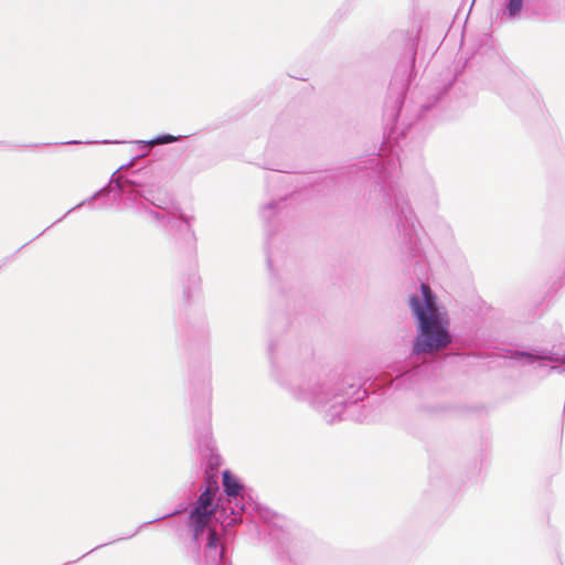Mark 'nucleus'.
Instances as JSON below:
<instances>
[{
    "mask_svg": "<svg viewBox=\"0 0 565 565\" xmlns=\"http://www.w3.org/2000/svg\"><path fill=\"white\" fill-rule=\"evenodd\" d=\"M289 392L296 399L306 402L322 412L328 423L340 420L349 404H355L366 396V390L358 383L335 376L323 380L313 377L294 380L289 384Z\"/></svg>",
    "mask_w": 565,
    "mask_h": 565,
    "instance_id": "f257e3e1",
    "label": "nucleus"
},
{
    "mask_svg": "<svg viewBox=\"0 0 565 565\" xmlns=\"http://www.w3.org/2000/svg\"><path fill=\"white\" fill-rule=\"evenodd\" d=\"M206 488L198 498L192 509L188 526L192 531L193 541L196 545L205 542L204 545V565H220L224 558V546L220 542V536L215 529L210 527L213 515L218 514L220 521L224 511L218 510L214 503L218 484L215 475L205 477Z\"/></svg>",
    "mask_w": 565,
    "mask_h": 565,
    "instance_id": "f03ea898",
    "label": "nucleus"
},
{
    "mask_svg": "<svg viewBox=\"0 0 565 565\" xmlns=\"http://www.w3.org/2000/svg\"><path fill=\"white\" fill-rule=\"evenodd\" d=\"M409 306L419 327L413 353H434L446 348L451 339L436 305V297L428 285L422 284L420 292L411 296Z\"/></svg>",
    "mask_w": 565,
    "mask_h": 565,
    "instance_id": "7ed1b4c3",
    "label": "nucleus"
},
{
    "mask_svg": "<svg viewBox=\"0 0 565 565\" xmlns=\"http://www.w3.org/2000/svg\"><path fill=\"white\" fill-rule=\"evenodd\" d=\"M223 487L228 499L226 505H222V511L226 513V511L230 510L231 515L221 520V523L224 526H233L241 522V513L246 509L245 505L241 503V500L244 499L242 495L243 487L228 470L223 472Z\"/></svg>",
    "mask_w": 565,
    "mask_h": 565,
    "instance_id": "20e7f679",
    "label": "nucleus"
},
{
    "mask_svg": "<svg viewBox=\"0 0 565 565\" xmlns=\"http://www.w3.org/2000/svg\"><path fill=\"white\" fill-rule=\"evenodd\" d=\"M149 214L163 226L183 232L186 236L193 238V231L191 228L193 216H188L178 209L169 212L166 209L163 212L150 211Z\"/></svg>",
    "mask_w": 565,
    "mask_h": 565,
    "instance_id": "39448f33",
    "label": "nucleus"
},
{
    "mask_svg": "<svg viewBox=\"0 0 565 565\" xmlns=\"http://www.w3.org/2000/svg\"><path fill=\"white\" fill-rule=\"evenodd\" d=\"M512 359L521 360L525 364H533L537 361H547L550 363H554V365L551 366V370H555L562 373L565 372V369L563 367V365H565V352L558 353L546 350H539L533 353H527L518 351L513 354Z\"/></svg>",
    "mask_w": 565,
    "mask_h": 565,
    "instance_id": "423d86ee",
    "label": "nucleus"
},
{
    "mask_svg": "<svg viewBox=\"0 0 565 565\" xmlns=\"http://www.w3.org/2000/svg\"><path fill=\"white\" fill-rule=\"evenodd\" d=\"M395 207L397 210L399 220L401 221L404 220L405 223L411 228H414L415 223H414L413 212L408 205V202L403 196L396 198Z\"/></svg>",
    "mask_w": 565,
    "mask_h": 565,
    "instance_id": "0eeeda50",
    "label": "nucleus"
},
{
    "mask_svg": "<svg viewBox=\"0 0 565 565\" xmlns=\"http://www.w3.org/2000/svg\"><path fill=\"white\" fill-rule=\"evenodd\" d=\"M177 140H179V137H175V136H172V135H161V136H158V137H156V138H153L151 140H148V141H143V140L137 141V143L140 145L143 148H147V147H150V146L171 143V142H174Z\"/></svg>",
    "mask_w": 565,
    "mask_h": 565,
    "instance_id": "6e6552de",
    "label": "nucleus"
},
{
    "mask_svg": "<svg viewBox=\"0 0 565 565\" xmlns=\"http://www.w3.org/2000/svg\"><path fill=\"white\" fill-rule=\"evenodd\" d=\"M523 8V0H507V8L504 15L509 19H515L520 17Z\"/></svg>",
    "mask_w": 565,
    "mask_h": 565,
    "instance_id": "1a4fd4ad",
    "label": "nucleus"
},
{
    "mask_svg": "<svg viewBox=\"0 0 565 565\" xmlns=\"http://www.w3.org/2000/svg\"><path fill=\"white\" fill-rule=\"evenodd\" d=\"M131 195H132V199H136V195H139V196L143 198L145 200L151 202L152 205H154L161 210H164V205H163L164 202L161 200L154 201L150 191H142V192L137 191L136 193H131Z\"/></svg>",
    "mask_w": 565,
    "mask_h": 565,
    "instance_id": "9d476101",
    "label": "nucleus"
},
{
    "mask_svg": "<svg viewBox=\"0 0 565 565\" xmlns=\"http://www.w3.org/2000/svg\"><path fill=\"white\" fill-rule=\"evenodd\" d=\"M221 466V458L220 456L217 455H212L209 459V468L211 469V471L206 470V475H216V470L218 469V467Z\"/></svg>",
    "mask_w": 565,
    "mask_h": 565,
    "instance_id": "9b49d317",
    "label": "nucleus"
},
{
    "mask_svg": "<svg viewBox=\"0 0 565 565\" xmlns=\"http://www.w3.org/2000/svg\"><path fill=\"white\" fill-rule=\"evenodd\" d=\"M277 203L276 202H269L266 205H264L260 210V214L265 220H268L271 212L276 209Z\"/></svg>",
    "mask_w": 565,
    "mask_h": 565,
    "instance_id": "f8f14e48",
    "label": "nucleus"
},
{
    "mask_svg": "<svg viewBox=\"0 0 565 565\" xmlns=\"http://www.w3.org/2000/svg\"><path fill=\"white\" fill-rule=\"evenodd\" d=\"M405 83H402L398 87H397V97L395 99V109L396 110H399L401 106H402V103H403V94L405 92Z\"/></svg>",
    "mask_w": 565,
    "mask_h": 565,
    "instance_id": "ddd939ff",
    "label": "nucleus"
},
{
    "mask_svg": "<svg viewBox=\"0 0 565 565\" xmlns=\"http://www.w3.org/2000/svg\"><path fill=\"white\" fill-rule=\"evenodd\" d=\"M106 192H108V190H107L106 188H105V189H103V190H100V191H98V192H96V193H95V194L89 199V201L95 200L97 196H99V195H102V194H104V193H106Z\"/></svg>",
    "mask_w": 565,
    "mask_h": 565,
    "instance_id": "4468645a",
    "label": "nucleus"
},
{
    "mask_svg": "<svg viewBox=\"0 0 565 565\" xmlns=\"http://www.w3.org/2000/svg\"><path fill=\"white\" fill-rule=\"evenodd\" d=\"M175 513H178V511H175V512H173V513H170V514L162 515V516H160V518H157V519H154V520L150 521L149 523H153V522H156V521L167 519L168 516H171V515H173V514H175Z\"/></svg>",
    "mask_w": 565,
    "mask_h": 565,
    "instance_id": "2eb2a0df",
    "label": "nucleus"
},
{
    "mask_svg": "<svg viewBox=\"0 0 565 565\" xmlns=\"http://www.w3.org/2000/svg\"><path fill=\"white\" fill-rule=\"evenodd\" d=\"M116 184H117V186L120 189V191H121L122 193H126V190H125L124 188H121V186H120V183H119L118 181L116 182Z\"/></svg>",
    "mask_w": 565,
    "mask_h": 565,
    "instance_id": "dca6fc26",
    "label": "nucleus"
},
{
    "mask_svg": "<svg viewBox=\"0 0 565 565\" xmlns=\"http://www.w3.org/2000/svg\"><path fill=\"white\" fill-rule=\"evenodd\" d=\"M85 203H86V201H83L79 204H77L76 207L83 206Z\"/></svg>",
    "mask_w": 565,
    "mask_h": 565,
    "instance_id": "f3484780",
    "label": "nucleus"
},
{
    "mask_svg": "<svg viewBox=\"0 0 565 565\" xmlns=\"http://www.w3.org/2000/svg\"><path fill=\"white\" fill-rule=\"evenodd\" d=\"M67 143L72 145V143H78V142L77 141H68Z\"/></svg>",
    "mask_w": 565,
    "mask_h": 565,
    "instance_id": "a211bd4d",
    "label": "nucleus"
},
{
    "mask_svg": "<svg viewBox=\"0 0 565 565\" xmlns=\"http://www.w3.org/2000/svg\"><path fill=\"white\" fill-rule=\"evenodd\" d=\"M76 206L75 207H72V210H68V213H72V211H75Z\"/></svg>",
    "mask_w": 565,
    "mask_h": 565,
    "instance_id": "6ab92c4d",
    "label": "nucleus"
},
{
    "mask_svg": "<svg viewBox=\"0 0 565 565\" xmlns=\"http://www.w3.org/2000/svg\"><path fill=\"white\" fill-rule=\"evenodd\" d=\"M76 206L75 207H72V210H68V213H72V211H75Z\"/></svg>",
    "mask_w": 565,
    "mask_h": 565,
    "instance_id": "aec40b11",
    "label": "nucleus"
}]
</instances>
